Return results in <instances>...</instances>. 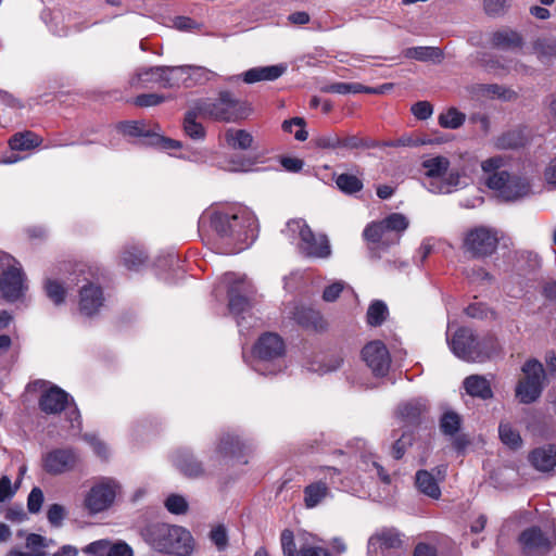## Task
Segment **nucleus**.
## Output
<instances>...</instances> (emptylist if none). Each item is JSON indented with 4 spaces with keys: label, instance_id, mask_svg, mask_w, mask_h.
Returning <instances> with one entry per match:
<instances>
[{
    "label": "nucleus",
    "instance_id": "obj_48",
    "mask_svg": "<svg viewBox=\"0 0 556 556\" xmlns=\"http://www.w3.org/2000/svg\"><path fill=\"white\" fill-rule=\"evenodd\" d=\"M386 231H395L397 233L405 231L408 228L409 222L401 213H391L382 219Z\"/></svg>",
    "mask_w": 556,
    "mask_h": 556
},
{
    "label": "nucleus",
    "instance_id": "obj_54",
    "mask_svg": "<svg viewBox=\"0 0 556 556\" xmlns=\"http://www.w3.org/2000/svg\"><path fill=\"white\" fill-rule=\"evenodd\" d=\"M166 101V97L159 93H141L134 99V104L139 108L156 106Z\"/></svg>",
    "mask_w": 556,
    "mask_h": 556
},
{
    "label": "nucleus",
    "instance_id": "obj_26",
    "mask_svg": "<svg viewBox=\"0 0 556 556\" xmlns=\"http://www.w3.org/2000/svg\"><path fill=\"white\" fill-rule=\"evenodd\" d=\"M415 484L422 494L438 500L441 496V489L431 472L420 469L416 472Z\"/></svg>",
    "mask_w": 556,
    "mask_h": 556
},
{
    "label": "nucleus",
    "instance_id": "obj_51",
    "mask_svg": "<svg viewBox=\"0 0 556 556\" xmlns=\"http://www.w3.org/2000/svg\"><path fill=\"white\" fill-rule=\"evenodd\" d=\"M296 126L298 129L294 132V138L298 141H305L308 137V132L305 129L306 123L302 117H293L282 123V130L286 132H292V127Z\"/></svg>",
    "mask_w": 556,
    "mask_h": 556
},
{
    "label": "nucleus",
    "instance_id": "obj_57",
    "mask_svg": "<svg viewBox=\"0 0 556 556\" xmlns=\"http://www.w3.org/2000/svg\"><path fill=\"white\" fill-rule=\"evenodd\" d=\"M66 517L65 508L60 504H52L47 511V518L51 526L59 528Z\"/></svg>",
    "mask_w": 556,
    "mask_h": 556
},
{
    "label": "nucleus",
    "instance_id": "obj_14",
    "mask_svg": "<svg viewBox=\"0 0 556 556\" xmlns=\"http://www.w3.org/2000/svg\"><path fill=\"white\" fill-rule=\"evenodd\" d=\"M115 496V485L111 481H102L89 490L84 505L90 514H98L108 509L113 504Z\"/></svg>",
    "mask_w": 556,
    "mask_h": 556
},
{
    "label": "nucleus",
    "instance_id": "obj_6",
    "mask_svg": "<svg viewBox=\"0 0 556 556\" xmlns=\"http://www.w3.org/2000/svg\"><path fill=\"white\" fill-rule=\"evenodd\" d=\"M450 345L457 357L467 362H481L490 357V352L484 351V348L494 351L496 340L488 337L480 341L470 328L460 327L455 331Z\"/></svg>",
    "mask_w": 556,
    "mask_h": 556
},
{
    "label": "nucleus",
    "instance_id": "obj_9",
    "mask_svg": "<svg viewBox=\"0 0 556 556\" xmlns=\"http://www.w3.org/2000/svg\"><path fill=\"white\" fill-rule=\"evenodd\" d=\"M485 185L505 201H516L531 192L528 178L507 170L489 175Z\"/></svg>",
    "mask_w": 556,
    "mask_h": 556
},
{
    "label": "nucleus",
    "instance_id": "obj_25",
    "mask_svg": "<svg viewBox=\"0 0 556 556\" xmlns=\"http://www.w3.org/2000/svg\"><path fill=\"white\" fill-rule=\"evenodd\" d=\"M464 388L466 392L482 400H489L493 396V391L490 382L482 376L471 375L464 380Z\"/></svg>",
    "mask_w": 556,
    "mask_h": 556
},
{
    "label": "nucleus",
    "instance_id": "obj_22",
    "mask_svg": "<svg viewBox=\"0 0 556 556\" xmlns=\"http://www.w3.org/2000/svg\"><path fill=\"white\" fill-rule=\"evenodd\" d=\"M286 71L287 66L283 64L252 67L242 74V80L245 84L274 81L278 79Z\"/></svg>",
    "mask_w": 556,
    "mask_h": 556
},
{
    "label": "nucleus",
    "instance_id": "obj_18",
    "mask_svg": "<svg viewBox=\"0 0 556 556\" xmlns=\"http://www.w3.org/2000/svg\"><path fill=\"white\" fill-rule=\"evenodd\" d=\"M403 536L396 528H381L369 538L368 552L377 554L378 552L401 549L404 542Z\"/></svg>",
    "mask_w": 556,
    "mask_h": 556
},
{
    "label": "nucleus",
    "instance_id": "obj_63",
    "mask_svg": "<svg viewBox=\"0 0 556 556\" xmlns=\"http://www.w3.org/2000/svg\"><path fill=\"white\" fill-rule=\"evenodd\" d=\"M110 543L104 540L94 541L88 544L83 551L86 554H93L98 556H106Z\"/></svg>",
    "mask_w": 556,
    "mask_h": 556
},
{
    "label": "nucleus",
    "instance_id": "obj_19",
    "mask_svg": "<svg viewBox=\"0 0 556 556\" xmlns=\"http://www.w3.org/2000/svg\"><path fill=\"white\" fill-rule=\"evenodd\" d=\"M291 318L296 325L308 331L324 332L328 328V323L324 318L323 314L311 306H294L291 313Z\"/></svg>",
    "mask_w": 556,
    "mask_h": 556
},
{
    "label": "nucleus",
    "instance_id": "obj_16",
    "mask_svg": "<svg viewBox=\"0 0 556 556\" xmlns=\"http://www.w3.org/2000/svg\"><path fill=\"white\" fill-rule=\"evenodd\" d=\"M429 410L426 400L412 399L399 404L395 415L404 428L417 429Z\"/></svg>",
    "mask_w": 556,
    "mask_h": 556
},
{
    "label": "nucleus",
    "instance_id": "obj_12",
    "mask_svg": "<svg viewBox=\"0 0 556 556\" xmlns=\"http://www.w3.org/2000/svg\"><path fill=\"white\" fill-rule=\"evenodd\" d=\"M299 227L300 250L308 257L324 258L330 255V245L326 236L317 238L303 220L293 222Z\"/></svg>",
    "mask_w": 556,
    "mask_h": 556
},
{
    "label": "nucleus",
    "instance_id": "obj_11",
    "mask_svg": "<svg viewBox=\"0 0 556 556\" xmlns=\"http://www.w3.org/2000/svg\"><path fill=\"white\" fill-rule=\"evenodd\" d=\"M5 258L8 263L11 261L14 264H9L8 268L0 275V292L2 298L8 302H15L20 300L27 287L25 286V275L18 265V262L11 255L3 254L0 261Z\"/></svg>",
    "mask_w": 556,
    "mask_h": 556
},
{
    "label": "nucleus",
    "instance_id": "obj_56",
    "mask_svg": "<svg viewBox=\"0 0 556 556\" xmlns=\"http://www.w3.org/2000/svg\"><path fill=\"white\" fill-rule=\"evenodd\" d=\"M211 541L216 545L218 551H225L228 546V534L224 525H218L210 532Z\"/></svg>",
    "mask_w": 556,
    "mask_h": 556
},
{
    "label": "nucleus",
    "instance_id": "obj_34",
    "mask_svg": "<svg viewBox=\"0 0 556 556\" xmlns=\"http://www.w3.org/2000/svg\"><path fill=\"white\" fill-rule=\"evenodd\" d=\"M225 140L235 150H248L253 143V136L244 129L229 128L225 132Z\"/></svg>",
    "mask_w": 556,
    "mask_h": 556
},
{
    "label": "nucleus",
    "instance_id": "obj_10",
    "mask_svg": "<svg viewBox=\"0 0 556 556\" xmlns=\"http://www.w3.org/2000/svg\"><path fill=\"white\" fill-rule=\"evenodd\" d=\"M81 458L73 447H56L42 456V469L50 476H61L77 470Z\"/></svg>",
    "mask_w": 556,
    "mask_h": 556
},
{
    "label": "nucleus",
    "instance_id": "obj_28",
    "mask_svg": "<svg viewBox=\"0 0 556 556\" xmlns=\"http://www.w3.org/2000/svg\"><path fill=\"white\" fill-rule=\"evenodd\" d=\"M41 143L42 138L30 130L16 132L9 140L10 148L15 151H28L39 147Z\"/></svg>",
    "mask_w": 556,
    "mask_h": 556
},
{
    "label": "nucleus",
    "instance_id": "obj_1",
    "mask_svg": "<svg viewBox=\"0 0 556 556\" xmlns=\"http://www.w3.org/2000/svg\"><path fill=\"white\" fill-rule=\"evenodd\" d=\"M255 219L250 213L213 212L210 225L225 244L224 254H237L254 240Z\"/></svg>",
    "mask_w": 556,
    "mask_h": 556
},
{
    "label": "nucleus",
    "instance_id": "obj_20",
    "mask_svg": "<svg viewBox=\"0 0 556 556\" xmlns=\"http://www.w3.org/2000/svg\"><path fill=\"white\" fill-rule=\"evenodd\" d=\"M282 338L274 332L263 333L254 344V355L263 361H273L285 354Z\"/></svg>",
    "mask_w": 556,
    "mask_h": 556
},
{
    "label": "nucleus",
    "instance_id": "obj_43",
    "mask_svg": "<svg viewBox=\"0 0 556 556\" xmlns=\"http://www.w3.org/2000/svg\"><path fill=\"white\" fill-rule=\"evenodd\" d=\"M45 291L54 305L60 306L65 302L67 290L58 280L47 279L45 282Z\"/></svg>",
    "mask_w": 556,
    "mask_h": 556
},
{
    "label": "nucleus",
    "instance_id": "obj_4",
    "mask_svg": "<svg viewBox=\"0 0 556 556\" xmlns=\"http://www.w3.org/2000/svg\"><path fill=\"white\" fill-rule=\"evenodd\" d=\"M197 110L203 117L216 122L235 123L249 116L251 109L232 92L222 90L216 99H205L197 103Z\"/></svg>",
    "mask_w": 556,
    "mask_h": 556
},
{
    "label": "nucleus",
    "instance_id": "obj_60",
    "mask_svg": "<svg viewBox=\"0 0 556 556\" xmlns=\"http://www.w3.org/2000/svg\"><path fill=\"white\" fill-rule=\"evenodd\" d=\"M118 129L128 136L138 137L143 136V124L137 121H126L118 125Z\"/></svg>",
    "mask_w": 556,
    "mask_h": 556
},
{
    "label": "nucleus",
    "instance_id": "obj_55",
    "mask_svg": "<svg viewBox=\"0 0 556 556\" xmlns=\"http://www.w3.org/2000/svg\"><path fill=\"white\" fill-rule=\"evenodd\" d=\"M365 85L359 83H334L330 85L329 91L338 94L364 93Z\"/></svg>",
    "mask_w": 556,
    "mask_h": 556
},
{
    "label": "nucleus",
    "instance_id": "obj_23",
    "mask_svg": "<svg viewBox=\"0 0 556 556\" xmlns=\"http://www.w3.org/2000/svg\"><path fill=\"white\" fill-rule=\"evenodd\" d=\"M529 141L526 127L509 129L495 139V147L500 150H517L523 148Z\"/></svg>",
    "mask_w": 556,
    "mask_h": 556
},
{
    "label": "nucleus",
    "instance_id": "obj_49",
    "mask_svg": "<svg viewBox=\"0 0 556 556\" xmlns=\"http://www.w3.org/2000/svg\"><path fill=\"white\" fill-rule=\"evenodd\" d=\"M511 0H482L483 10L488 16L498 17L504 15L510 7Z\"/></svg>",
    "mask_w": 556,
    "mask_h": 556
},
{
    "label": "nucleus",
    "instance_id": "obj_38",
    "mask_svg": "<svg viewBox=\"0 0 556 556\" xmlns=\"http://www.w3.org/2000/svg\"><path fill=\"white\" fill-rule=\"evenodd\" d=\"M336 185L345 194H354L364 188L363 180L353 174L343 173L337 176Z\"/></svg>",
    "mask_w": 556,
    "mask_h": 556
},
{
    "label": "nucleus",
    "instance_id": "obj_15",
    "mask_svg": "<svg viewBox=\"0 0 556 556\" xmlns=\"http://www.w3.org/2000/svg\"><path fill=\"white\" fill-rule=\"evenodd\" d=\"M518 541L526 556H545L553 548L552 541L536 526L525 529Z\"/></svg>",
    "mask_w": 556,
    "mask_h": 556
},
{
    "label": "nucleus",
    "instance_id": "obj_39",
    "mask_svg": "<svg viewBox=\"0 0 556 556\" xmlns=\"http://www.w3.org/2000/svg\"><path fill=\"white\" fill-rule=\"evenodd\" d=\"M462 417L453 410H446L442 414L439 421V427L444 435L453 437L460 430Z\"/></svg>",
    "mask_w": 556,
    "mask_h": 556
},
{
    "label": "nucleus",
    "instance_id": "obj_5",
    "mask_svg": "<svg viewBox=\"0 0 556 556\" xmlns=\"http://www.w3.org/2000/svg\"><path fill=\"white\" fill-rule=\"evenodd\" d=\"M547 383L543 364L536 358H529L521 366V374L514 389L515 399L520 404H533L540 400Z\"/></svg>",
    "mask_w": 556,
    "mask_h": 556
},
{
    "label": "nucleus",
    "instance_id": "obj_24",
    "mask_svg": "<svg viewBox=\"0 0 556 556\" xmlns=\"http://www.w3.org/2000/svg\"><path fill=\"white\" fill-rule=\"evenodd\" d=\"M491 45L502 50L516 49L522 47L523 39L519 33L506 28L492 34Z\"/></svg>",
    "mask_w": 556,
    "mask_h": 556
},
{
    "label": "nucleus",
    "instance_id": "obj_42",
    "mask_svg": "<svg viewBox=\"0 0 556 556\" xmlns=\"http://www.w3.org/2000/svg\"><path fill=\"white\" fill-rule=\"evenodd\" d=\"M243 444L240 439L232 434H225L220 438L218 452L224 456L236 457L242 452Z\"/></svg>",
    "mask_w": 556,
    "mask_h": 556
},
{
    "label": "nucleus",
    "instance_id": "obj_33",
    "mask_svg": "<svg viewBox=\"0 0 556 556\" xmlns=\"http://www.w3.org/2000/svg\"><path fill=\"white\" fill-rule=\"evenodd\" d=\"M198 116L201 115L197 110V105L194 109L187 111L184 118V130L185 134L191 139L203 140L205 138L206 131L203 125L197 122Z\"/></svg>",
    "mask_w": 556,
    "mask_h": 556
},
{
    "label": "nucleus",
    "instance_id": "obj_46",
    "mask_svg": "<svg viewBox=\"0 0 556 556\" xmlns=\"http://www.w3.org/2000/svg\"><path fill=\"white\" fill-rule=\"evenodd\" d=\"M447 176L444 180L439 181H430L429 182V191L433 193H447L451 191L452 187H456L459 182V174L458 172H448L445 175Z\"/></svg>",
    "mask_w": 556,
    "mask_h": 556
},
{
    "label": "nucleus",
    "instance_id": "obj_58",
    "mask_svg": "<svg viewBox=\"0 0 556 556\" xmlns=\"http://www.w3.org/2000/svg\"><path fill=\"white\" fill-rule=\"evenodd\" d=\"M43 503V492L39 486H34L28 494L27 498V508L31 514H37L40 511Z\"/></svg>",
    "mask_w": 556,
    "mask_h": 556
},
{
    "label": "nucleus",
    "instance_id": "obj_8",
    "mask_svg": "<svg viewBox=\"0 0 556 556\" xmlns=\"http://www.w3.org/2000/svg\"><path fill=\"white\" fill-rule=\"evenodd\" d=\"M498 242L500 238L495 229L476 226L465 233L463 250L471 258H485L496 252Z\"/></svg>",
    "mask_w": 556,
    "mask_h": 556
},
{
    "label": "nucleus",
    "instance_id": "obj_36",
    "mask_svg": "<svg viewBox=\"0 0 556 556\" xmlns=\"http://www.w3.org/2000/svg\"><path fill=\"white\" fill-rule=\"evenodd\" d=\"M465 121V113L460 112L454 106L448 108L438 117L439 125L445 129H458L464 125Z\"/></svg>",
    "mask_w": 556,
    "mask_h": 556
},
{
    "label": "nucleus",
    "instance_id": "obj_29",
    "mask_svg": "<svg viewBox=\"0 0 556 556\" xmlns=\"http://www.w3.org/2000/svg\"><path fill=\"white\" fill-rule=\"evenodd\" d=\"M451 162L447 157L438 155L428 160H425L421 163L422 168H425V174L430 181H439V179L443 178L450 168Z\"/></svg>",
    "mask_w": 556,
    "mask_h": 556
},
{
    "label": "nucleus",
    "instance_id": "obj_13",
    "mask_svg": "<svg viewBox=\"0 0 556 556\" xmlns=\"http://www.w3.org/2000/svg\"><path fill=\"white\" fill-rule=\"evenodd\" d=\"M362 358L376 377H383L388 374L391 357L382 341L376 340L367 343L362 350Z\"/></svg>",
    "mask_w": 556,
    "mask_h": 556
},
{
    "label": "nucleus",
    "instance_id": "obj_41",
    "mask_svg": "<svg viewBox=\"0 0 556 556\" xmlns=\"http://www.w3.org/2000/svg\"><path fill=\"white\" fill-rule=\"evenodd\" d=\"M388 313V307L384 302L380 300L374 301L367 309V324L371 327L381 326L387 319Z\"/></svg>",
    "mask_w": 556,
    "mask_h": 556
},
{
    "label": "nucleus",
    "instance_id": "obj_3",
    "mask_svg": "<svg viewBox=\"0 0 556 556\" xmlns=\"http://www.w3.org/2000/svg\"><path fill=\"white\" fill-rule=\"evenodd\" d=\"M201 70L191 65L140 67L130 77L129 85L134 88L148 87L150 84H156L164 89L180 86L189 88L192 86V72Z\"/></svg>",
    "mask_w": 556,
    "mask_h": 556
},
{
    "label": "nucleus",
    "instance_id": "obj_53",
    "mask_svg": "<svg viewBox=\"0 0 556 556\" xmlns=\"http://www.w3.org/2000/svg\"><path fill=\"white\" fill-rule=\"evenodd\" d=\"M166 509L174 515H182L188 510V503L179 494H170L164 503Z\"/></svg>",
    "mask_w": 556,
    "mask_h": 556
},
{
    "label": "nucleus",
    "instance_id": "obj_30",
    "mask_svg": "<svg viewBox=\"0 0 556 556\" xmlns=\"http://www.w3.org/2000/svg\"><path fill=\"white\" fill-rule=\"evenodd\" d=\"M406 59L417 60L421 62L433 61L440 63L444 53L438 47H412L403 51Z\"/></svg>",
    "mask_w": 556,
    "mask_h": 556
},
{
    "label": "nucleus",
    "instance_id": "obj_64",
    "mask_svg": "<svg viewBox=\"0 0 556 556\" xmlns=\"http://www.w3.org/2000/svg\"><path fill=\"white\" fill-rule=\"evenodd\" d=\"M106 556H134L132 548L125 542L110 544Z\"/></svg>",
    "mask_w": 556,
    "mask_h": 556
},
{
    "label": "nucleus",
    "instance_id": "obj_44",
    "mask_svg": "<svg viewBox=\"0 0 556 556\" xmlns=\"http://www.w3.org/2000/svg\"><path fill=\"white\" fill-rule=\"evenodd\" d=\"M415 433L413 430L403 431L401 437L395 440L391 447V455L394 459L400 460L406 453V450L413 445Z\"/></svg>",
    "mask_w": 556,
    "mask_h": 556
},
{
    "label": "nucleus",
    "instance_id": "obj_40",
    "mask_svg": "<svg viewBox=\"0 0 556 556\" xmlns=\"http://www.w3.org/2000/svg\"><path fill=\"white\" fill-rule=\"evenodd\" d=\"M250 307L251 302L248 296L241 294L235 288H231L228 291V308L232 315L239 316L240 314L247 312Z\"/></svg>",
    "mask_w": 556,
    "mask_h": 556
},
{
    "label": "nucleus",
    "instance_id": "obj_17",
    "mask_svg": "<svg viewBox=\"0 0 556 556\" xmlns=\"http://www.w3.org/2000/svg\"><path fill=\"white\" fill-rule=\"evenodd\" d=\"M71 395L53 384L45 390L38 401L39 409L47 415H59L70 405Z\"/></svg>",
    "mask_w": 556,
    "mask_h": 556
},
{
    "label": "nucleus",
    "instance_id": "obj_7",
    "mask_svg": "<svg viewBox=\"0 0 556 556\" xmlns=\"http://www.w3.org/2000/svg\"><path fill=\"white\" fill-rule=\"evenodd\" d=\"M74 274L81 276V279H77L78 282H84L79 289L78 308L80 314L92 317L100 312V308L104 305V293L101 286L94 283V274L91 273L90 268L86 265H77L74 269Z\"/></svg>",
    "mask_w": 556,
    "mask_h": 556
},
{
    "label": "nucleus",
    "instance_id": "obj_50",
    "mask_svg": "<svg viewBox=\"0 0 556 556\" xmlns=\"http://www.w3.org/2000/svg\"><path fill=\"white\" fill-rule=\"evenodd\" d=\"M313 143L316 148L323 150H339L340 148V136L330 131L327 134L319 135L313 139Z\"/></svg>",
    "mask_w": 556,
    "mask_h": 556
},
{
    "label": "nucleus",
    "instance_id": "obj_32",
    "mask_svg": "<svg viewBox=\"0 0 556 556\" xmlns=\"http://www.w3.org/2000/svg\"><path fill=\"white\" fill-rule=\"evenodd\" d=\"M304 504L307 508L317 506L329 493V488L324 481L309 483L304 488Z\"/></svg>",
    "mask_w": 556,
    "mask_h": 556
},
{
    "label": "nucleus",
    "instance_id": "obj_62",
    "mask_svg": "<svg viewBox=\"0 0 556 556\" xmlns=\"http://www.w3.org/2000/svg\"><path fill=\"white\" fill-rule=\"evenodd\" d=\"M502 166H504V159L502 156H492L481 163L482 170L489 175L501 173Z\"/></svg>",
    "mask_w": 556,
    "mask_h": 556
},
{
    "label": "nucleus",
    "instance_id": "obj_35",
    "mask_svg": "<svg viewBox=\"0 0 556 556\" xmlns=\"http://www.w3.org/2000/svg\"><path fill=\"white\" fill-rule=\"evenodd\" d=\"M498 435L502 443L511 450H518L522 445V439L519 431L508 421L500 422Z\"/></svg>",
    "mask_w": 556,
    "mask_h": 556
},
{
    "label": "nucleus",
    "instance_id": "obj_2",
    "mask_svg": "<svg viewBox=\"0 0 556 556\" xmlns=\"http://www.w3.org/2000/svg\"><path fill=\"white\" fill-rule=\"evenodd\" d=\"M140 535L147 544L160 553L189 556L193 551V538L190 531L181 526L152 521L140 529Z\"/></svg>",
    "mask_w": 556,
    "mask_h": 556
},
{
    "label": "nucleus",
    "instance_id": "obj_31",
    "mask_svg": "<svg viewBox=\"0 0 556 556\" xmlns=\"http://www.w3.org/2000/svg\"><path fill=\"white\" fill-rule=\"evenodd\" d=\"M148 255L142 247L139 245H127L122 252V263L130 270H138L146 264Z\"/></svg>",
    "mask_w": 556,
    "mask_h": 556
},
{
    "label": "nucleus",
    "instance_id": "obj_47",
    "mask_svg": "<svg viewBox=\"0 0 556 556\" xmlns=\"http://www.w3.org/2000/svg\"><path fill=\"white\" fill-rule=\"evenodd\" d=\"M429 143H431V140L413 137L412 135H403L394 140L380 141V148L419 147Z\"/></svg>",
    "mask_w": 556,
    "mask_h": 556
},
{
    "label": "nucleus",
    "instance_id": "obj_59",
    "mask_svg": "<svg viewBox=\"0 0 556 556\" xmlns=\"http://www.w3.org/2000/svg\"><path fill=\"white\" fill-rule=\"evenodd\" d=\"M412 114L419 121H426L433 113V105L429 101H418L410 108Z\"/></svg>",
    "mask_w": 556,
    "mask_h": 556
},
{
    "label": "nucleus",
    "instance_id": "obj_61",
    "mask_svg": "<svg viewBox=\"0 0 556 556\" xmlns=\"http://www.w3.org/2000/svg\"><path fill=\"white\" fill-rule=\"evenodd\" d=\"M344 289V285L341 281H336L327 286L323 292V300L325 302H334Z\"/></svg>",
    "mask_w": 556,
    "mask_h": 556
},
{
    "label": "nucleus",
    "instance_id": "obj_52",
    "mask_svg": "<svg viewBox=\"0 0 556 556\" xmlns=\"http://www.w3.org/2000/svg\"><path fill=\"white\" fill-rule=\"evenodd\" d=\"M280 542L283 556H301V549H296L294 533L290 529L282 530Z\"/></svg>",
    "mask_w": 556,
    "mask_h": 556
},
{
    "label": "nucleus",
    "instance_id": "obj_21",
    "mask_svg": "<svg viewBox=\"0 0 556 556\" xmlns=\"http://www.w3.org/2000/svg\"><path fill=\"white\" fill-rule=\"evenodd\" d=\"M528 463L536 471L548 473L556 468V444L546 443L531 450L527 456Z\"/></svg>",
    "mask_w": 556,
    "mask_h": 556
},
{
    "label": "nucleus",
    "instance_id": "obj_37",
    "mask_svg": "<svg viewBox=\"0 0 556 556\" xmlns=\"http://www.w3.org/2000/svg\"><path fill=\"white\" fill-rule=\"evenodd\" d=\"M380 148V141L362 138L356 135L340 137V150L375 149Z\"/></svg>",
    "mask_w": 556,
    "mask_h": 556
},
{
    "label": "nucleus",
    "instance_id": "obj_45",
    "mask_svg": "<svg viewBox=\"0 0 556 556\" xmlns=\"http://www.w3.org/2000/svg\"><path fill=\"white\" fill-rule=\"evenodd\" d=\"M386 229H384V226L382 224V220L380 222H371L369 223L364 231H363V237L366 241H368L369 243H374V244H383L386 248L389 247L388 243H384L382 241V238L386 233Z\"/></svg>",
    "mask_w": 556,
    "mask_h": 556
},
{
    "label": "nucleus",
    "instance_id": "obj_27",
    "mask_svg": "<svg viewBox=\"0 0 556 556\" xmlns=\"http://www.w3.org/2000/svg\"><path fill=\"white\" fill-rule=\"evenodd\" d=\"M176 467L179 471L189 478H198L204 473L201 462L187 452H180L176 455Z\"/></svg>",
    "mask_w": 556,
    "mask_h": 556
}]
</instances>
